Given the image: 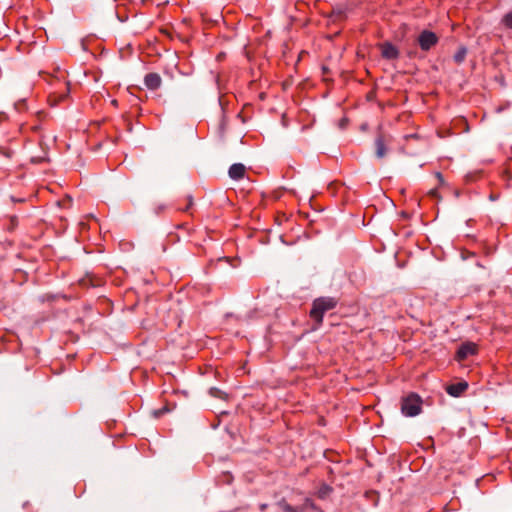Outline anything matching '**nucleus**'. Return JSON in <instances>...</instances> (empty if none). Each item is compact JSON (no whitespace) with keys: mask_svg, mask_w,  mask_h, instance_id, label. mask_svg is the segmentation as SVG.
I'll return each mask as SVG.
<instances>
[{"mask_svg":"<svg viewBox=\"0 0 512 512\" xmlns=\"http://www.w3.org/2000/svg\"><path fill=\"white\" fill-rule=\"evenodd\" d=\"M477 346L474 343L468 342L462 344L457 350L456 357L459 361L466 359L467 357L476 354Z\"/></svg>","mask_w":512,"mask_h":512,"instance_id":"4","label":"nucleus"},{"mask_svg":"<svg viewBox=\"0 0 512 512\" xmlns=\"http://www.w3.org/2000/svg\"><path fill=\"white\" fill-rule=\"evenodd\" d=\"M347 122H348V120L346 118L341 119V121L339 123L340 128H342V129L345 128L347 125Z\"/></svg>","mask_w":512,"mask_h":512,"instance_id":"18","label":"nucleus"},{"mask_svg":"<svg viewBox=\"0 0 512 512\" xmlns=\"http://www.w3.org/2000/svg\"><path fill=\"white\" fill-rule=\"evenodd\" d=\"M366 99L368 101H373L375 99V90H371L366 94Z\"/></svg>","mask_w":512,"mask_h":512,"instance_id":"17","label":"nucleus"},{"mask_svg":"<svg viewBox=\"0 0 512 512\" xmlns=\"http://www.w3.org/2000/svg\"><path fill=\"white\" fill-rule=\"evenodd\" d=\"M422 401L418 395L411 394L403 399L401 404L402 413L408 417H414L421 412Z\"/></svg>","mask_w":512,"mask_h":512,"instance_id":"2","label":"nucleus"},{"mask_svg":"<svg viewBox=\"0 0 512 512\" xmlns=\"http://www.w3.org/2000/svg\"><path fill=\"white\" fill-rule=\"evenodd\" d=\"M501 22L506 28L512 29V11L506 13Z\"/></svg>","mask_w":512,"mask_h":512,"instance_id":"11","label":"nucleus"},{"mask_svg":"<svg viewBox=\"0 0 512 512\" xmlns=\"http://www.w3.org/2000/svg\"><path fill=\"white\" fill-rule=\"evenodd\" d=\"M116 103H117V101H116V100H113V101H112V104H113V105H116Z\"/></svg>","mask_w":512,"mask_h":512,"instance_id":"26","label":"nucleus"},{"mask_svg":"<svg viewBox=\"0 0 512 512\" xmlns=\"http://www.w3.org/2000/svg\"><path fill=\"white\" fill-rule=\"evenodd\" d=\"M331 487H329L328 485H323L319 491H318V496L320 498H325L326 496L329 495V493L331 492Z\"/></svg>","mask_w":512,"mask_h":512,"instance_id":"15","label":"nucleus"},{"mask_svg":"<svg viewBox=\"0 0 512 512\" xmlns=\"http://www.w3.org/2000/svg\"><path fill=\"white\" fill-rule=\"evenodd\" d=\"M337 299L333 297H319L312 303L310 317L315 322L313 329H317L323 322L324 314L337 306Z\"/></svg>","mask_w":512,"mask_h":512,"instance_id":"1","label":"nucleus"},{"mask_svg":"<svg viewBox=\"0 0 512 512\" xmlns=\"http://www.w3.org/2000/svg\"><path fill=\"white\" fill-rule=\"evenodd\" d=\"M381 55L384 56V45H379Z\"/></svg>","mask_w":512,"mask_h":512,"instance_id":"21","label":"nucleus"},{"mask_svg":"<svg viewBox=\"0 0 512 512\" xmlns=\"http://www.w3.org/2000/svg\"><path fill=\"white\" fill-rule=\"evenodd\" d=\"M188 199H189V200H188V206L185 208V210H187V209L192 205V203H193V199H192V197H191V196H189V198H188Z\"/></svg>","mask_w":512,"mask_h":512,"instance_id":"19","label":"nucleus"},{"mask_svg":"<svg viewBox=\"0 0 512 512\" xmlns=\"http://www.w3.org/2000/svg\"><path fill=\"white\" fill-rule=\"evenodd\" d=\"M322 72H323V75H326V74L329 72L328 67L323 66V67H322Z\"/></svg>","mask_w":512,"mask_h":512,"instance_id":"20","label":"nucleus"},{"mask_svg":"<svg viewBox=\"0 0 512 512\" xmlns=\"http://www.w3.org/2000/svg\"><path fill=\"white\" fill-rule=\"evenodd\" d=\"M166 411H167V408H166V407H164V408H162V409L154 410V411L152 412V414H153V416H154L155 418H158V417H160L161 415H163Z\"/></svg>","mask_w":512,"mask_h":512,"instance_id":"16","label":"nucleus"},{"mask_svg":"<svg viewBox=\"0 0 512 512\" xmlns=\"http://www.w3.org/2000/svg\"><path fill=\"white\" fill-rule=\"evenodd\" d=\"M344 16H345V10L342 8L333 9L331 12V18H332L333 22L342 20L344 18Z\"/></svg>","mask_w":512,"mask_h":512,"instance_id":"9","label":"nucleus"},{"mask_svg":"<svg viewBox=\"0 0 512 512\" xmlns=\"http://www.w3.org/2000/svg\"><path fill=\"white\" fill-rule=\"evenodd\" d=\"M278 507L281 508L284 512H298L294 507H292L285 501L279 502Z\"/></svg>","mask_w":512,"mask_h":512,"instance_id":"14","label":"nucleus"},{"mask_svg":"<svg viewBox=\"0 0 512 512\" xmlns=\"http://www.w3.org/2000/svg\"><path fill=\"white\" fill-rule=\"evenodd\" d=\"M88 281H89V280H85V279H83V280L81 281V284H82V285H88Z\"/></svg>","mask_w":512,"mask_h":512,"instance_id":"23","label":"nucleus"},{"mask_svg":"<svg viewBox=\"0 0 512 512\" xmlns=\"http://www.w3.org/2000/svg\"><path fill=\"white\" fill-rule=\"evenodd\" d=\"M375 155L377 158H382L384 156V138L381 133L378 134L375 140Z\"/></svg>","mask_w":512,"mask_h":512,"instance_id":"8","label":"nucleus"},{"mask_svg":"<svg viewBox=\"0 0 512 512\" xmlns=\"http://www.w3.org/2000/svg\"><path fill=\"white\" fill-rule=\"evenodd\" d=\"M396 55H397V50L395 49V47L392 44L386 42V59L394 58V57H396Z\"/></svg>","mask_w":512,"mask_h":512,"instance_id":"12","label":"nucleus"},{"mask_svg":"<svg viewBox=\"0 0 512 512\" xmlns=\"http://www.w3.org/2000/svg\"><path fill=\"white\" fill-rule=\"evenodd\" d=\"M144 83L147 88L156 90L161 85V77L158 73H148L144 78Z\"/></svg>","mask_w":512,"mask_h":512,"instance_id":"6","label":"nucleus"},{"mask_svg":"<svg viewBox=\"0 0 512 512\" xmlns=\"http://www.w3.org/2000/svg\"><path fill=\"white\" fill-rule=\"evenodd\" d=\"M246 168L241 163H235L230 166L228 174L234 180L242 179L245 175Z\"/></svg>","mask_w":512,"mask_h":512,"instance_id":"7","label":"nucleus"},{"mask_svg":"<svg viewBox=\"0 0 512 512\" xmlns=\"http://www.w3.org/2000/svg\"><path fill=\"white\" fill-rule=\"evenodd\" d=\"M366 129H367V124L366 123L362 124L361 125V130L365 131Z\"/></svg>","mask_w":512,"mask_h":512,"instance_id":"22","label":"nucleus"},{"mask_svg":"<svg viewBox=\"0 0 512 512\" xmlns=\"http://www.w3.org/2000/svg\"><path fill=\"white\" fill-rule=\"evenodd\" d=\"M468 388V384L465 381L457 382L454 384H450L446 387V392L453 396L459 397L461 396Z\"/></svg>","mask_w":512,"mask_h":512,"instance_id":"5","label":"nucleus"},{"mask_svg":"<svg viewBox=\"0 0 512 512\" xmlns=\"http://www.w3.org/2000/svg\"><path fill=\"white\" fill-rule=\"evenodd\" d=\"M438 42V37L435 33L424 30L420 33L418 37V43L422 50L428 51L431 47L436 45Z\"/></svg>","mask_w":512,"mask_h":512,"instance_id":"3","label":"nucleus"},{"mask_svg":"<svg viewBox=\"0 0 512 512\" xmlns=\"http://www.w3.org/2000/svg\"><path fill=\"white\" fill-rule=\"evenodd\" d=\"M266 506H267L266 504H262V505L260 506L261 510H264V509L266 508Z\"/></svg>","mask_w":512,"mask_h":512,"instance_id":"24","label":"nucleus"},{"mask_svg":"<svg viewBox=\"0 0 512 512\" xmlns=\"http://www.w3.org/2000/svg\"><path fill=\"white\" fill-rule=\"evenodd\" d=\"M467 50L464 47H461L456 54L454 55V59L457 63H461L466 56Z\"/></svg>","mask_w":512,"mask_h":512,"instance_id":"13","label":"nucleus"},{"mask_svg":"<svg viewBox=\"0 0 512 512\" xmlns=\"http://www.w3.org/2000/svg\"><path fill=\"white\" fill-rule=\"evenodd\" d=\"M4 154L6 155V157H10L8 152H4Z\"/></svg>","mask_w":512,"mask_h":512,"instance_id":"25","label":"nucleus"},{"mask_svg":"<svg viewBox=\"0 0 512 512\" xmlns=\"http://www.w3.org/2000/svg\"><path fill=\"white\" fill-rule=\"evenodd\" d=\"M209 394H210V396H212L214 398H220L223 400H225L227 398V394L216 387L210 388Z\"/></svg>","mask_w":512,"mask_h":512,"instance_id":"10","label":"nucleus"}]
</instances>
